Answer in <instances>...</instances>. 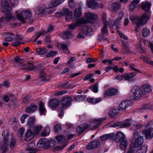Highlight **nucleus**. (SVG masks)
I'll list each match as a JSON object with an SVG mask.
<instances>
[{"instance_id":"f257e3e1","label":"nucleus","mask_w":153,"mask_h":153,"mask_svg":"<svg viewBox=\"0 0 153 153\" xmlns=\"http://www.w3.org/2000/svg\"><path fill=\"white\" fill-rule=\"evenodd\" d=\"M149 18V16L146 13L143 14L139 18L133 15L129 17L130 19L132 21L133 23L136 24L137 25L145 24Z\"/></svg>"},{"instance_id":"f03ea898","label":"nucleus","mask_w":153,"mask_h":153,"mask_svg":"<svg viewBox=\"0 0 153 153\" xmlns=\"http://www.w3.org/2000/svg\"><path fill=\"white\" fill-rule=\"evenodd\" d=\"M143 96V93L141 88L137 86H134L132 89L130 93V98L131 100H136Z\"/></svg>"},{"instance_id":"7ed1b4c3","label":"nucleus","mask_w":153,"mask_h":153,"mask_svg":"<svg viewBox=\"0 0 153 153\" xmlns=\"http://www.w3.org/2000/svg\"><path fill=\"white\" fill-rule=\"evenodd\" d=\"M73 99L70 96L62 97L60 100L61 108L62 109H66L72 104Z\"/></svg>"},{"instance_id":"20e7f679","label":"nucleus","mask_w":153,"mask_h":153,"mask_svg":"<svg viewBox=\"0 0 153 153\" xmlns=\"http://www.w3.org/2000/svg\"><path fill=\"white\" fill-rule=\"evenodd\" d=\"M107 25V24H104V26L101 30L102 33L100 35L99 34L98 35V40L102 41L108 40L107 38H104V36H107L108 34Z\"/></svg>"},{"instance_id":"39448f33","label":"nucleus","mask_w":153,"mask_h":153,"mask_svg":"<svg viewBox=\"0 0 153 153\" xmlns=\"http://www.w3.org/2000/svg\"><path fill=\"white\" fill-rule=\"evenodd\" d=\"M31 16V12L28 10H23L22 11L20 14L17 15L18 18L22 21H23L24 19H29Z\"/></svg>"},{"instance_id":"423d86ee","label":"nucleus","mask_w":153,"mask_h":153,"mask_svg":"<svg viewBox=\"0 0 153 153\" xmlns=\"http://www.w3.org/2000/svg\"><path fill=\"white\" fill-rule=\"evenodd\" d=\"M88 21L86 19L82 18L79 19H78L76 20V22L75 23H73L69 26V29L73 30L77 26L81 25L83 24H85L88 23Z\"/></svg>"},{"instance_id":"0eeeda50","label":"nucleus","mask_w":153,"mask_h":153,"mask_svg":"<svg viewBox=\"0 0 153 153\" xmlns=\"http://www.w3.org/2000/svg\"><path fill=\"white\" fill-rule=\"evenodd\" d=\"M49 140L44 138L39 140L37 144V146L39 148L43 147L45 149L49 148Z\"/></svg>"},{"instance_id":"6e6552de","label":"nucleus","mask_w":153,"mask_h":153,"mask_svg":"<svg viewBox=\"0 0 153 153\" xmlns=\"http://www.w3.org/2000/svg\"><path fill=\"white\" fill-rule=\"evenodd\" d=\"M59 13L61 15L64 14L65 16V18L66 20L68 22L71 20L72 17V12L67 8H64L63 10L62 13L61 12H59Z\"/></svg>"},{"instance_id":"1a4fd4ad","label":"nucleus","mask_w":153,"mask_h":153,"mask_svg":"<svg viewBox=\"0 0 153 153\" xmlns=\"http://www.w3.org/2000/svg\"><path fill=\"white\" fill-rule=\"evenodd\" d=\"M134 142L133 144L134 148H137L141 146L143 143L144 139L143 136H139L137 138L134 139Z\"/></svg>"},{"instance_id":"9d476101","label":"nucleus","mask_w":153,"mask_h":153,"mask_svg":"<svg viewBox=\"0 0 153 153\" xmlns=\"http://www.w3.org/2000/svg\"><path fill=\"white\" fill-rule=\"evenodd\" d=\"M90 126V125L86 124H83L78 126L76 128V131L78 133L77 135H79L82 134L84 131Z\"/></svg>"},{"instance_id":"9b49d317","label":"nucleus","mask_w":153,"mask_h":153,"mask_svg":"<svg viewBox=\"0 0 153 153\" xmlns=\"http://www.w3.org/2000/svg\"><path fill=\"white\" fill-rule=\"evenodd\" d=\"M100 145V142L98 140H95L91 141L87 145L86 148L88 149H91L97 147Z\"/></svg>"},{"instance_id":"f8f14e48","label":"nucleus","mask_w":153,"mask_h":153,"mask_svg":"<svg viewBox=\"0 0 153 153\" xmlns=\"http://www.w3.org/2000/svg\"><path fill=\"white\" fill-rule=\"evenodd\" d=\"M137 75L135 72H131L130 74H126L123 76L124 78L126 80L131 82H134L135 81L136 79L133 78Z\"/></svg>"},{"instance_id":"ddd939ff","label":"nucleus","mask_w":153,"mask_h":153,"mask_svg":"<svg viewBox=\"0 0 153 153\" xmlns=\"http://www.w3.org/2000/svg\"><path fill=\"white\" fill-rule=\"evenodd\" d=\"M118 92V89L115 88H111L108 89L105 92L104 96H112L117 94Z\"/></svg>"},{"instance_id":"4468645a","label":"nucleus","mask_w":153,"mask_h":153,"mask_svg":"<svg viewBox=\"0 0 153 153\" xmlns=\"http://www.w3.org/2000/svg\"><path fill=\"white\" fill-rule=\"evenodd\" d=\"M1 4L2 6L4 8V9L5 10V11L6 12L5 14L9 13L10 15V13L9 12L7 13V12L8 11L10 12L12 10V9L10 6L9 5L8 2L7 0H2L1 2Z\"/></svg>"},{"instance_id":"2eb2a0df","label":"nucleus","mask_w":153,"mask_h":153,"mask_svg":"<svg viewBox=\"0 0 153 153\" xmlns=\"http://www.w3.org/2000/svg\"><path fill=\"white\" fill-rule=\"evenodd\" d=\"M121 128L129 127L130 126L134 124V121L129 119H127L123 122H121Z\"/></svg>"},{"instance_id":"dca6fc26","label":"nucleus","mask_w":153,"mask_h":153,"mask_svg":"<svg viewBox=\"0 0 153 153\" xmlns=\"http://www.w3.org/2000/svg\"><path fill=\"white\" fill-rule=\"evenodd\" d=\"M143 133H145V136L147 139H151L153 137V128H149L145 131H143Z\"/></svg>"},{"instance_id":"f3484780","label":"nucleus","mask_w":153,"mask_h":153,"mask_svg":"<svg viewBox=\"0 0 153 153\" xmlns=\"http://www.w3.org/2000/svg\"><path fill=\"white\" fill-rule=\"evenodd\" d=\"M82 32L83 34L88 36H90L92 34V29L88 26H84L82 28Z\"/></svg>"},{"instance_id":"a211bd4d","label":"nucleus","mask_w":153,"mask_h":153,"mask_svg":"<svg viewBox=\"0 0 153 153\" xmlns=\"http://www.w3.org/2000/svg\"><path fill=\"white\" fill-rule=\"evenodd\" d=\"M114 138L115 141L117 142H119L126 140L125 135L121 131H119L117 133Z\"/></svg>"},{"instance_id":"6ab92c4d","label":"nucleus","mask_w":153,"mask_h":153,"mask_svg":"<svg viewBox=\"0 0 153 153\" xmlns=\"http://www.w3.org/2000/svg\"><path fill=\"white\" fill-rule=\"evenodd\" d=\"M88 7L93 9H96L98 8L99 4L94 1H90L87 3Z\"/></svg>"},{"instance_id":"aec40b11","label":"nucleus","mask_w":153,"mask_h":153,"mask_svg":"<svg viewBox=\"0 0 153 153\" xmlns=\"http://www.w3.org/2000/svg\"><path fill=\"white\" fill-rule=\"evenodd\" d=\"M82 15V9L81 7L76 8L74 12V18L77 20L78 18L81 16Z\"/></svg>"},{"instance_id":"412c9836","label":"nucleus","mask_w":153,"mask_h":153,"mask_svg":"<svg viewBox=\"0 0 153 153\" xmlns=\"http://www.w3.org/2000/svg\"><path fill=\"white\" fill-rule=\"evenodd\" d=\"M37 108V105L33 103H31L30 106L26 108L25 111L27 113L33 112Z\"/></svg>"},{"instance_id":"4be33fe9","label":"nucleus","mask_w":153,"mask_h":153,"mask_svg":"<svg viewBox=\"0 0 153 153\" xmlns=\"http://www.w3.org/2000/svg\"><path fill=\"white\" fill-rule=\"evenodd\" d=\"M121 5V3L120 2H116L112 4L111 7L112 12H115L120 8Z\"/></svg>"},{"instance_id":"5701e85b","label":"nucleus","mask_w":153,"mask_h":153,"mask_svg":"<svg viewBox=\"0 0 153 153\" xmlns=\"http://www.w3.org/2000/svg\"><path fill=\"white\" fill-rule=\"evenodd\" d=\"M151 5V3L147 1L143 3L141 5L142 9L146 12H148L150 8Z\"/></svg>"},{"instance_id":"b1692460","label":"nucleus","mask_w":153,"mask_h":153,"mask_svg":"<svg viewBox=\"0 0 153 153\" xmlns=\"http://www.w3.org/2000/svg\"><path fill=\"white\" fill-rule=\"evenodd\" d=\"M59 100L56 98L51 100L49 102V105L51 108L56 107L59 104Z\"/></svg>"},{"instance_id":"393cba45","label":"nucleus","mask_w":153,"mask_h":153,"mask_svg":"<svg viewBox=\"0 0 153 153\" xmlns=\"http://www.w3.org/2000/svg\"><path fill=\"white\" fill-rule=\"evenodd\" d=\"M141 88L143 91V95L148 93L151 92L152 91L150 86L147 84L143 85Z\"/></svg>"},{"instance_id":"a878e982","label":"nucleus","mask_w":153,"mask_h":153,"mask_svg":"<svg viewBox=\"0 0 153 153\" xmlns=\"http://www.w3.org/2000/svg\"><path fill=\"white\" fill-rule=\"evenodd\" d=\"M114 135L115 134L114 133L105 134L101 136L100 138L102 141H105L108 139L111 140L113 138Z\"/></svg>"},{"instance_id":"bb28decb","label":"nucleus","mask_w":153,"mask_h":153,"mask_svg":"<svg viewBox=\"0 0 153 153\" xmlns=\"http://www.w3.org/2000/svg\"><path fill=\"white\" fill-rule=\"evenodd\" d=\"M140 0H133L129 6V10L132 11L136 7V5L140 2Z\"/></svg>"},{"instance_id":"cd10ccee","label":"nucleus","mask_w":153,"mask_h":153,"mask_svg":"<svg viewBox=\"0 0 153 153\" xmlns=\"http://www.w3.org/2000/svg\"><path fill=\"white\" fill-rule=\"evenodd\" d=\"M26 66V67H28V68H22L21 69L25 70L27 69L29 70V71H32L36 70L37 69V66L34 65L32 63H28L27 64H25L22 66Z\"/></svg>"},{"instance_id":"c85d7f7f","label":"nucleus","mask_w":153,"mask_h":153,"mask_svg":"<svg viewBox=\"0 0 153 153\" xmlns=\"http://www.w3.org/2000/svg\"><path fill=\"white\" fill-rule=\"evenodd\" d=\"M120 110L117 108H114L111 109L109 111L108 114L111 117H113L119 113V111Z\"/></svg>"},{"instance_id":"c756f323","label":"nucleus","mask_w":153,"mask_h":153,"mask_svg":"<svg viewBox=\"0 0 153 153\" xmlns=\"http://www.w3.org/2000/svg\"><path fill=\"white\" fill-rule=\"evenodd\" d=\"M72 35L70 31L68 30H67L64 32L63 33L62 38L63 39H65L71 38Z\"/></svg>"},{"instance_id":"7c9ffc66","label":"nucleus","mask_w":153,"mask_h":153,"mask_svg":"<svg viewBox=\"0 0 153 153\" xmlns=\"http://www.w3.org/2000/svg\"><path fill=\"white\" fill-rule=\"evenodd\" d=\"M129 105L128 102L126 101H123L119 105V110H125L126 108Z\"/></svg>"},{"instance_id":"2f4dec72","label":"nucleus","mask_w":153,"mask_h":153,"mask_svg":"<svg viewBox=\"0 0 153 153\" xmlns=\"http://www.w3.org/2000/svg\"><path fill=\"white\" fill-rule=\"evenodd\" d=\"M87 100L89 102L93 103H96L99 102L102 100L101 97L94 98H87Z\"/></svg>"},{"instance_id":"473e14b6","label":"nucleus","mask_w":153,"mask_h":153,"mask_svg":"<svg viewBox=\"0 0 153 153\" xmlns=\"http://www.w3.org/2000/svg\"><path fill=\"white\" fill-rule=\"evenodd\" d=\"M26 138L25 140L26 141L28 140L33 138V134L31 130L28 129L27 130L25 134Z\"/></svg>"},{"instance_id":"72a5a7b5","label":"nucleus","mask_w":153,"mask_h":153,"mask_svg":"<svg viewBox=\"0 0 153 153\" xmlns=\"http://www.w3.org/2000/svg\"><path fill=\"white\" fill-rule=\"evenodd\" d=\"M13 18L9 13H6L5 14L4 17H2L0 18V22L2 20H4L8 22L11 19H13Z\"/></svg>"},{"instance_id":"f704fd0d","label":"nucleus","mask_w":153,"mask_h":153,"mask_svg":"<svg viewBox=\"0 0 153 153\" xmlns=\"http://www.w3.org/2000/svg\"><path fill=\"white\" fill-rule=\"evenodd\" d=\"M60 1L58 0H51L49 4V7L52 8L56 7L60 3Z\"/></svg>"},{"instance_id":"c9c22d12","label":"nucleus","mask_w":153,"mask_h":153,"mask_svg":"<svg viewBox=\"0 0 153 153\" xmlns=\"http://www.w3.org/2000/svg\"><path fill=\"white\" fill-rule=\"evenodd\" d=\"M60 46L61 49H62L64 53H69V51L68 50V45L65 44H59L58 45V48Z\"/></svg>"},{"instance_id":"e433bc0d","label":"nucleus","mask_w":153,"mask_h":153,"mask_svg":"<svg viewBox=\"0 0 153 153\" xmlns=\"http://www.w3.org/2000/svg\"><path fill=\"white\" fill-rule=\"evenodd\" d=\"M50 132V128L48 126H47L42 131L41 135L43 137L46 136L49 134Z\"/></svg>"},{"instance_id":"4c0bfd02","label":"nucleus","mask_w":153,"mask_h":153,"mask_svg":"<svg viewBox=\"0 0 153 153\" xmlns=\"http://www.w3.org/2000/svg\"><path fill=\"white\" fill-rule=\"evenodd\" d=\"M39 109L40 113L41 114L45 115V114L46 110L44 107L43 104L42 102H40L39 104Z\"/></svg>"},{"instance_id":"58836bf2","label":"nucleus","mask_w":153,"mask_h":153,"mask_svg":"<svg viewBox=\"0 0 153 153\" xmlns=\"http://www.w3.org/2000/svg\"><path fill=\"white\" fill-rule=\"evenodd\" d=\"M98 82H97L94 85L90 86L89 88L91 89L92 91L94 93H97L98 91Z\"/></svg>"},{"instance_id":"ea45409f","label":"nucleus","mask_w":153,"mask_h":153,"mask_svg":"<svg viewBox=\"0 0 153 153\" xmlns=\"http://www.w3.org/2000/svg\"><path fill=\"white\" fill-rule=\"evenodd\" d=\"M86 97V96L84 95H77L74 97V100L77 102L82 101L85 100Z\"/></svg>"},{"instance_id":"a19ab883","label":"nucleus","mask_w":153,"mask_h":153,"mask_svg":"<svg viewBox=\"0 0 153 153\" xmlns=\"http://www.w3.org/2000/svg\"><path fill=\"white\" fill-rule=\"evenodd\" d=\"M123 47L122 49L126 53H128L130 52L129 44L128 43H125L123 41H122Z\"/></svg>"},{"instance_id":"79ce46f5","label":"nucleus","mask_w":153,"mask_h":153,"mask_svg":"<svg viewBox=\"0 0 153 153\" xmlns=\"http://www.w3.org/2000/svg\"><path fill=\"white\" fill-rule=\"evenodd\" d=\"M35 120L34 117H31L28 120L27 126L30 128L34 126V123Z\"/></svg>"},{"instance_id":"37998d69","label":"nucleus","mask_w":153,"mask_h":153,"mask_svg":"<svg viewBox=\"0 0 153 153\" xmlns=\"http://www.w3.org/2000/svg\"><path fill=\"white\" fill-rule=\"evenodd\" d=\"M150 33L149 29L147 28H143L142 31V35L143 37H146L148 36Z\"/></svg>"},{"instance_id":"c03bdc74","label":"nucleus","mask_w":153,"mask_h":153,"mask_svg":"<svg viewBox=\"0 0 153 153\" xmlns=\"http://www.w3.org/2000/svg\"><path fill=\"white\" fill-rule=\"evenodd\" d=\"M147 150V146L144 145L140 147L136 153H146Z\"/></svg>"},{"instance_id":"a18cd8bd","label":"nucleus","mask_w":153,"mask_h":153,"mask_svg":"<svg viewBox=\"0 0 153 153\" xmlns=\"http://www.w3.org/2000/svg\"><path fill=\"white\" fill-rule=\"evenodd\" d=\"M36 51L39 54L42 55L45 54L47 52L46 49L45 48H38L36 49Z\"/></svg>"},{"instance_id":"49530a36","label":"nucleus","mask_w":153,"mask_h":153,"mask_svg":"<svg viewBox=\"0 0 153 153\" xmlns=\"http://www.w3.org/2000/svg\"><path fill=\"white\" fill-rule=\"evenodd\" d=\"M121 143L120 145V148L121 149L123 150L125 149L128 145L127 141L126 140H124L121 141Z\"/></svg>"},{"instance_id":"de8ad7c7","label":"nucleus","mask_w":153,"mask_h":153,"mask_svg":"<svg viewBox=\"0 0 153 153\" xmlns=\"http://www.w3.org/2000/svg\"><path fill=\"white\" fill-rule=\"evenodd\" d=\"M16 143V139L13 137L12 138L10 141L9 144L10 149H13L14 148Z\"/></svg>"},{"instance_id":"09e8293b","label":"nucleus","mask_w":153,"mask_h":153,"mask_svg":"<svg viewBox=\"0 0 153 153\" xmlns=\"http://www.w3.org/2000/svg\"><path fill=\"white\" fill-rule=\"evenodd\" d=\"M54 27L53 25H52L51 24H50L48 25V29L47 31H45L44 30H42V32H43L44 34L46 35L48 34V33H50L54 29Z\"/></svg>"},{"instance_id":"8fccbe9b","label":"nucleus","mask_w":153,"mask_h":153,"mask_svg":"<svg viewBox=\"0 0 153 153\" xmlns=\"http://www.w3.org/2000/svg\"><path fill=\"white\" fill-rule=\"evenodd\" d=\"M1 149L2 151V153H6L8 150L7 146L4 144H2Z\"/></svg>"},{"instance_id":"3c124183","label":"nucleus","mask_w":153,"mask_h":153,"mask_svg":"<svg viewBox=\"0 0 153 153\" xmlns=\"http://www.w3.org/2000/svg\"><path fill=\"white\" fill-rule=\"evenodd\" d=\"M61 126L59 124H56L54 127V131L57 133H58L61 131Z\"/></svg>"},{"instance_id":"603ef678","label":"nucleus","mask_w":153,"mask_h":153,"mask_svg":"<svg viewBox=\"0 0 153 153\" xmlns=\"http://www.w3.org/2000/svg\"><path fill=\"white\" fill-rule=\"evenodd\" d=\"M56 139L59 144H61L65 141V138L62 136H60L56 137Z\"/></svg>"},{"instance_id":"864d4df0","label":"nucleus","mask_w":153,"mask_h":153,"mask_svg":"<svg viewBox=\"0 0 153 153\" xmlns=\"http://www.w3.org/2000/svg\"><path fill=\"white\" fill-rule=\"evenodd\" d=\"M121 19V18H119L117 19L115 21H114V25H116V27L117 29H119L120 28V22Z\"/></svg>"},{"instance_id":"5fc2aeb1","label":"nucleus","mask_w":153,"mask_h":153,"mask_svg":"<svg viewBox=\"0 0 153 153\" xmlns=\"http://www.w3.org/2000/svg\"><path fill=\"white\" fill-rule=\"evenodd\" d=\"M104 120L105 119L104 118H101L95 120V121H97V124L94 126V127L93 129H94L97 128L98 126L102 123L101 121L102 120Z\"/></svg>"},{"instance_id":"6e6d98bb","label":"nucleus","mask_w":153,"mask_h":153,"mask_svg":"<svg viewBox=\"0 0 153 153\" xmlns=\"http://www.w3.org/2000/svg\"><path fill=\"white\" fill-rule=\"evenodd\" d=\"M14 60L16 62L20 63H21L24 62L25 61L24 59L20 58V56H17L15 58Z\"/></svg>"},{"instance_id":"4d7b16f0","label":"nucleus","mask_w":153,"mask_h":153,"mask_svg":"<svg viewBox=\"0 0 153 153\" xmlns=\"http://www.w3.org/2000/svg\"><path fill=\"white\" fill-rule=\"evenodd\" d=\"M150 107V106L149 104H146L143 105L140 109V111L142 112L146 110L149 109Z\"/></svg>"},{"instance_id":"13d9d810","label":"nucleus","mask_w":153,"mask_h":153,"mask_svg":"<svg viewBox=\"0 0 153 153\" xmlns=\"http://www.w3.org/2000/svg\"><path fill=\"white\" fill-rule=\"evenodd\" d=\"M44 32H42V30L40 32H38L35 35L36 37L34 39V42H36L37 41V39L41 35H44L45 34H44Z\"/></svg>"},{"instance_id":"bf43d9fd","label":"nucleus","mask_w":153,"mask_h":153,"mask_svg":"<svg viewBox=\"0 0 153 153\" xmlns=\"http://www.w3.org/2000/svg\"><path fill=\"white\" fill-rule=\"evenodd\" d=\"M57 53V52L56 51H52L48 53L46 55L47 57L50 56H55Z\"/></svg>"},{"instance_id":"052dcab7","label":"nucleus","mask_w":153,"mask_h":153,"mask_svg":"<svg viewBox=\"0 0 153 153\" xmlns=\"http://www.w3.org/2000/svg\"><path fill=\"white\" fill-rule=\"evenodd\" d=\"M25 130L23 128H20L18 130V137H22L23 135V134L24 133V132Z\"/></svg>"},{"instance_id":"680f3d73","label":"nucleus","mask_w":153,"mask_h":153,"mask_svg":"<svg viewBox=\"0 0 153 153\" xmlns=\"http://www.w3.org/2000/svg\"><path fill=\"white\" fill-rule=\"evenodd\" d=\"M56 141L52 139L49 141V148L53 146L56 144Z\"/></svg>"},{"instance_id":"e2e57ef3","label":"nucleus","mask_w":153,"mask_h":153,"mask_svg":"<svg viewBox=\"0 0 153 153\" xmlns=\"http://www.w3.org/2000/svg\"><path fill=\"white\" fill-rule=\"evenodd\" d=\"M67 92V91L65 90L60 91L56 92L54 93V95L55 96H57L59 95H61L66 94Z\"/></svg>"},{"instance_id":"0e129e2a","label":"nucleus","mask_w":153,"mask_h":153,"mask_svg":"<svg viewBox=\"0 0 153 153\" xmlns=\"http://www.w3.org/2000/svg\"><path fill=\"white\" fill-rule=\"evenodd\" d=\"M42 127L41 126H39L34 128V131L36 134L39 133L42 130Z\"/></svg>"},{"instance_id":"69168bd1","label":"nucleus","mask_w":153,"mask_h":153,"mask_svg":"<svg viewBox=\"0 0 153 153\" xmlns=\"http://www.w3.org/2000/svg\"><path fill=\"white\" fill-rule=\"evenodd\" d=\"M71 83L69 82L65 83H64L62 84L61 86L63 88H70Z\"/></svg>"},{"instance_id":"338daca9","label":"nucleus","mask_w":153,"mask_h":153,"mask_svg":"<svg viewBox=\"0 0 153 153\" xmlns=\"http://www.w3.org/2000/svg\"><path fill=\"white\" fill-rule=\"evenodd\" d=\"M117 32L119 34L120 36V37L121 38H123L124 39L126 40H128V38L124 34H123L121 31H120L119 30H117Z\"/></svg>"},{"instance_id":"774afa93","label":"nucleus","mask_w":153,"mask_h":153,"mask_svg":"<svg viewBox=\"0 0 153 153\" xmlns=\"http://www.w3.org/2000/svg\"><path fill=\"white\" fill-rule=\"evenodd\" d=\"M23 38L22 36L21 35L17 34L14 38V40L16 41H21L22 40Z\"/></svg>"}]
</instances>
